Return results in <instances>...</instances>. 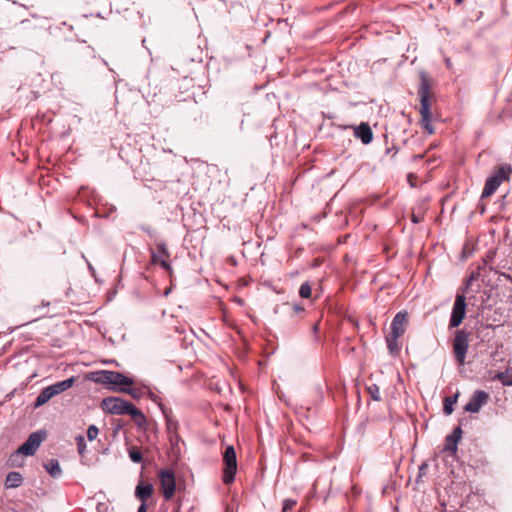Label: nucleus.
<instances>
[{"instance_id":"48","label":"nucleus","mask_w":512,"mask_h":512,"mask_svg":"<svg viewBox=\"0 0 512 512\" xmlns=\"http://www.w3.org/2000/svg\"><path fill=\"white\" fill-rule=\"evenodd\" d=\"M412 221H413L414 223H418V221H419V220L417 219V217L413 216Z\"/></svg>"},{"instance_id":"27","label":"nucleus","mask_w":512,"mask_h":512,"mask_svg":"<svg viewBox=\"0 0 512 512\" xmlns=\"http://www.w3.org/2000/svg\"><path fill=\"white\" fill-rule=\"evenodd\" d=\"M479 274L476 272H472L465 280L463 285L458 289L457 293H463L465 296L466 292L470 288V286L473 284L474 281L478 279Z\"/></svg>"},{"instance_id":"13","label":"nucleus","mask_w":512,"mask_h":512,"mask_svg":"<svg viewBox=\"0 0 512 512\" xmlns=\"http://www.w3.org/2000/svg\"><path fill=\"white\" fill-rule=\"evenodd\" d=\"M47 432L45 430H37L29 435L27 440L22 443L18 448H39L42 442L46 439Z\"/></svg>"},{"instance_id":"25","label":"nucleus","mask_w":512,"mask_h":512,"mask_svg":"<svg viewBox=\"0 0 512 512\" xmlns=\"http://www.w3.org/2000/svg\"><path fill=\"white\" fill-rule=\"evenodd\" d=\"M398 338L399 337H396L395 335H392V334H389L386 337L387 348H388L389 353L392 356L397 355L400 351V346L398 344Z\"/></svg>"},{"instance_id":"44","label":"nucleus","mask_w":512,"mask_h":512,"mask_svg":"<svg viewBox=\"0 0 512 512\" xmlns=\"http://www.w3.org/2000/svg\"><path fill=\"white\" fill-rule=\"evenodd\" d=\"M88 269H89L90 273L94 276L95 269H94V267L90 263H88Z\"/></svg>"},{"instance_id":"18","label":"nucleus","mask_w":512,"mask_h":512,"mask_svg":"<svg viewBox=\"0 0 512 512\" xmlns=\"http://www.w3.org/2000/svg\"><path fill=\"white\" fill-rule=\"evenodd\" d=\"M53 397H55L54 391H52L50 386H47L36 397L33 407L39 408V407L43 406L44 404H46Z\"/></svg>"},{"instance_id":"11","label":"nucleus","mask_w":512,"mask_h":512,"mask_svg":"<svg viewBox=\"0 0 512 512\" xmlns=\"http://www.w3.org/2000/svg\"><path fill=\"white\" fill-rule=\"evenodd\" d=\"M408 313L406 311H399L394 316L391 322V332L390 334L395 335L396 337H401L405 333L406 325H407Z\"/></svg>"},{"instance_id":"34","label":"nucleus","mask_w":512,"mask_h":512,"mask_svg":"<svg viewBox=\"0 0 512 512\" xmlns=\"http://www.w3.org/2000/svg\"><path fill=\"white\" fill-rule=\"evenodd\" d=\"M129 456L135 463H138L142 460V454L140 450H129Z\"/></svg>"},{"instance_id":"33","label":"nucleus","mask_w":512,"mask_h":512,"mask_svg":"<svg viewBox=\"0 0 512 512\" xmlns=\"http://www.w3.org/2000/svg\"><path fill=\"white\" fill-rule=\"evenodd\" d=\"M296 500H293V499H286L284 502H283V508H282V512H289L291 511L294 506L296 505Z\"/></svg>"},{"instance_id":"38","label":"nucleus","mask_w":512,"mask_h":512,"mask_svg":"<svg viewBox=\"0 0 512 512\" xmlns=\"http://www.w3.org/2000/svg\"><path fill=\"white\" fill-rule=\"evenodd\" d=\"M499 276H500V278L502 277V278H504V279H506V280H508V281L512 282V276H511L510 274H507V273H505V272H502V273H500V275H499Z\"/></svg>"},{"instance_id":"2","label":"nucleus","mask_w":512,"mask_h":512,"mask_svg":"<svg viewBox=\"0 0 512 512\" xmlns=\"http://www.w3.org/2000/svg\"><path fill=\"white\" fill-rule=\"evenodd\" d=\"M88 379L117 392H123L127 386H132L134 384V380L132 378H129L120 372L111 370L90 372L88 374Z\"/></svg>"},{"instance_id":"51","label":"nucleus","mask_w":512,"mask_h":512,"mask_svg":"<svg viewBox=\"0 0 512 512\" xmlns=\"http://www.w3.org/2000/svg\"><path fill=\"white\" fill-rule=\"evenodd\" d=\"M225 448L232 449V448H234V447H233V445H228V446H226Z\"/></svg>"},{"instance_id":"21","label":"nucleus","mask_w":512,"mask_h":512,"mask_svg":"<svg viewBox=\"0 0 512 512\" xmlns=\"http://www.w3.org/2000/svg\"><path fill=\"white\" fill-rule=\"evenodd\" d=\"M127 415L131 416L132 419L134 420V422L136 423V425L139 427H143L147 423V418L144 415V413L141 410H139L138 408H136L133 404H132V409H130V411Z\"/></svg>"},{"instance_id":"49","label":"nucleus","mask_w":512,"mask_h":512,"mask_svg":"<svg viewBox=\"0 0 512 512\" xmlns=\"http://www.w3.org/2000/svg\"><path fill=\"white\" fill-rule=\"evenodd\" d=\"M462 2H463V0H455V3H456L457 5L461 4Z\"/></svg>"},{"instance_id":"4","label":"nucleus","mask_w":512,"mask_h":512,"mask_svg":"<svg viewBox=\"0 0 512 512\" xmlns=\"http://www.w3.org/2000/svg\"><path fill=\"white\" fill-rule=\"evenodd\" d=\"M453 352L459 365H464L469 348V333L465 329H458L452 343Z\"/></svg>"},{"instance_id":"45","label":"nucleus","mask_w":512,"mask_h":512,"mask_svg":"<svg viewBox=\"0 0 512 512\" xmlns=\"http://www.w3.org/2000/svg\"><path fill=\"white\" fill-rule=\"evenodd\" d=\"M318 329H319L318 324H314V325H313V332H314V333H317V332H318Z\"/></svg>"},{"instance_id":"31","label":"nucleus","mask_w":512,"mask_h":512,"mask_svg":"<svg viewBox=\"0 0 512 512\" xmlns=\"http://www.w3.org/2000/svg\"><path fill=\"white\" fill-rule=\"evenodd\" d=\"M312 391L314 394V399H318L320 402L324 399V388L321 384H316Z\"/></svg>"},{"instance_id":"36","label":"nucleus","mask_w":512,"mask_h":512,"mask_svg":"<svg viewBox=\"0 0 512 512\" xmlns=\"http://www.w3.org/2000/svg\"><path fill=\"white\" fill-rule=\"evenodd\" d=\"M148 396L149 398L155 402L159 407L160 409L162 410V408H166L161 402H160V398L155 394L153 393L151 390H148Z\"/></svg>"},{"instance_id":"23","label":"nucleus","mask_w":512,"mask_h":512,"mask_svg":"<svg viewBox=\"0 0 512 512\" xmlns=\"http://www.w3.org/2000/svg\"><path fill=\"white\" fill-rule=\"evenodd\" d=\"M22 475L18 472H10L6 476L5 487L6 488H16L22 483Z\"/></svg>"},{"instance_id":"32","label":"nucleus","mask_w":512,"mask_h":512,"mask_svg":"<svg viewBox=\"0 0 512 512\" xmlns=\"http://www.w3.org/2000/svg\"><path fill=\"white\" fill-rule=\"evenodd\" d=\"M99 433L98 428L95 425H90L87 429V438L88 440H94Z\"/></svg>"},{"instance_id":"5","label":"nucleus","mask_w":512,"mask_h":512,"mask_svg":"<svg viewBox=\"0 0 512 512\" xmlns=\"http://www.w3.org/2000/svg\"><path fill=\"white\" fill-rule=\"evenodd\" d=\"M162 413L166 421L167 435L171 448H180L181 445H185L184 441L178 434V421L175 419L172 410L168 408H162Z\"/></svg>"},{"instance_id":"50","label":"nucleus","mask_w":512,"mask_h":512,"mask_svg":"<svg viewBox=\"0 0 512 512\" xmlns=\"http://www.w3.org/2000/svg\"><path fill=\"white\" fill-rule=\"evenodd\" d=\"M422 158H423V155H421V154H420V155L415 156V159H422Z\"/></svg>"},{"instance_id":"14","label":"nucleus","mask_w":512,"mask_h":512,"mask_svg":"<svg viewBox=\"0 0 512 512\" xmlns=\"http://www.w3.org/2000/svg\"><path fill=\"white\" fill-rule=\"evenodd\" d=\"M150 255H151V261L153 264H157L158 261L161 260V258H169L170 253L167 249V246L164 242H159L156 245L155 249H150Z\"/></svg>"},{"instance_id":"1","label":"nucleus","mask_w":512,"mask_h":512,"mask_svg":"<svg viewBox=\"0 0 512 512\" xmlns=\"http://www.w3.org/2000/svg\"><path fill=\"white\" fill-rule=\"evenodd\" d=\"M420 77V85L418 88V95L420 97V115H421V126L422 128L428 132V134H432L434 132V128L431 124L432 121V112L430 107V98H431V83L424 71H421L419 74Z\"/></svg>"},{"instance_id":"20","label":"nucleus","mask_w":512,"mask_h":512,"mask_svg":"<svg viewBox=\"0 0 512 512\" xmlns=\"http://www.w3.org/2000/svg\"><path fill=\"white\" fill-rule=\"evenodd\" d=\"M44 468L53 478H58L62 474L59 461L56 459H51L44 463Z\"/></svg>"},{"instance_id":"43","label":"nucleus","mask_w":512,"mask_h":512,"mask_svg":"<svg viewBox=\"0 0 512 512\" xmlns=\"http://www.w3.org/2000/svg\"><path fill=\"white\" fill-rule=\"evenodd\" d=\"M426 468H427V463H426V462L422 463V464H421V466L419 467V469H420V474H423V471H424V469H426Z\"/></svg>"},{"instance_id":"29","label":"nucleus","mask_w":512,"mask_h":512,"mask_svg":"<svg viewBox=\"0 0 512 512\" xmlns=\"http://www.w3.org/2000/svg\"><path fill=\"white\" fill-rule=\"evenodd\" d=\"M312 289L309 282H304L299 288V295L301 298L308 299L311 297Z\"/></svg>"},{"instance_id":"35","label":"nucleus","mask_w":512,"mask_h":512,"mask_svg":"<svg viewBox=\"0 0 512 512\" xmlns=\"http://www.w3.org/2000/svg\"><path fill=\"white\" fill-rule=\"evenodd\" d=\"M157 264H159L169 274L172 273V267H171L170 263L167 261V258H161V260L158 261Z\"/></svg>"},{"instance_id":"12","label":"nucleus","mask_w":512,"mask_h":512,"mask_svg":"<svg viewBox=\"0 0 512 512\" xmlns=\"http://www.w3.org/2000/svg\"><path fill=\"white\" fill-rule=\"evenodd\" d=\"M354 136L361 140L364 145H368L373 140V132L368 123L361 122L354 127Z\"/></svg>"},{"instance_id":"8","label":"nucleus","mask_w":512,"mask_h":512,"mask_svg":"<svg viewBox=\"0 0 512 512\" xmlns=\"http://www.w3.org/2000/svg\"><path fill=\"white\" fill-rule=\"evenodd\" d=\"M223 482L225 484H231L237 473V456L235 450H225L223 454Z\"/></svg>"},{"instance_id":"16","label":"nucleus","mask_w":512,"mask_h":512,"mask_svg":"<svg viewBox=\"0 0 512 512\" xmlns=\"http://www.w3.org/2000/svg\"><path fill=\"white\" fill-rule=\"evenodd\" d=\"M279 312H288V313L294 312L295 314H300V313L304 312V306L299 303L290 304V303L286 302L281 305H277L274 308L275 314H278Z\"/></svg>"},{"instance_id":"37","label":"nucleus","mask_w":512,"mask_h":512,"mask_svg":"<svg viewBox=\"0 0 512 512\" xmlns=\"http://www.w3.org/2000/svg\"><path fill=\"white\" fill-rule=\"evenodd\" d=\"M75 441L77 444V448H85L86 447L85 437L82 434L76 435Z\"/></svg>"},{"instance_id":"10","label":"nucleus","mask_w":512,"mask_h":512,"mask_svg":"<svg viewBox=\"0 0 512 512\" xmlns=\"http://www.w3.org/2000/svg\"><path fill=\"white\" fill-rule=\"evenodd\" d=\"M489 398L490 396L486 391L476 390L464 406V410L470 413H477L488 402Z\"/></svg>"},{"instance_id":"52","label":"nucleus","mask_w":512,"mask_h":512,"mask_svg":"<svg viewBox=\"0 0 512 512\" xmlns=\"http://www.w3.org/2000/svg\"><path fill=\"white\" fill-rule=\"evenodd\" d=\"M446 64H447V66L450 65V60L449 59L446 61Z\"/></svg>"},{"instance_id":"15","label":"nucleus","mask_w":512,"mask_h":512,"mask_svg":"<svg viewBox=\"0 0 512 512\" xmlns=\"http://www.w3.org/2000/svg\"><path fill=\"white\" fill-rule=\"evenodd\" d=\"M153 486L152 484H138L135 489V496L138 498L141 503H146V501L152 496Z\"/></svg>"},{"instance_id":"40","label":"nucleus","mask_w":512,"mask_h":512,"mask_svg":"<svg viewBox=\"0 0 512 512\" xmlns=\"http://www.w3.org/2000/svg\"><path fill=\"white\" fill-rule=\"evenodd\" d=\"M106 509H107V506H106L105 504H99V505L97 506V510H98V512H105V511H106Z\"/></svg>"},{"instance_id":"41","label":"nucleus","mask_w":512,"mask_h":512,"mask_svg":"<svg viewBox=\"0 0 512 512\" xmlns=\"http://www.w3.org/2000/svg\"><path fill=\"white\" fill-rule=\"evenodd\" d=\"M137 512H147L146 503H141Z\"/></svg>"},{"instance_id":"6","label":"nucleus","mask_w":512,"mask_h":512,"mask_svg":"<svg viewBox=\"0 0 512 512\" xmlns=\"http://www.w3.org/2000/svg\"><path fill=\"white\" fill-rule=\"evenodd\" d=\"M103 410L110 414L127 415L132 409V403L119 397H106L101 404Z\"/></svg>"},{"instance_id":"30","label":"nucleus","mask_w":512,"mask_h":512,"mask_svg":"<svg viewBox=\"0 0 512 512\" xmlns=\"http://www.w3.org/2000/svg\"><path fill=\"white\" fill-rule=\"evenodd\" d=\"M122 393L129 394L134 399H140L143 396V390L140 388H131L130 386H127L125 388V391Z\"/></svg>"},{"instance_id":"24","label":"nucleus","mask_w":512,"mask_h":512,"mask_svg":"<svg viewBox=\"0 0 512 512\" xmlns=\"http://www.w3.org/2000/svg\"><path fill=\"white\" fill-rule=\"evenodd\" d=\"M459 396V392L454 395L448 396L444 398L443 401V412L446 415H450L454 410V404L457 402Z\"/></svg>"},{"instance_id":"17","label":"nucleus","mask_w":512,"mask_h":512,"mask_svg":"<svg viewBox=\"0 0 512 512\" xmlns=\"http://www.w3.org/2000/svg\"><path fill=\"white\" fill-rule=\"evenodd\" d=\"M75 380H76V378L74 376H72L63 381H60V382L50 385V388L52 389V391H54V396H57V395L61 394L62 392L70 389L73 386V384L75 383Z\"/></svg>"},{"instance_id":"22","label":"nucleus","mask_w":512,"mask_h":512,"mask_svg":"<svg viewBox=\"0 0 512 512\" xmlns=\"http://www.w3.org/2000/svg\"><path fill=\"white\" fill-rule=\"evenodd\" d=\"M36 450H15L14 453L10 455L9 460L12 465H20L24 456H33Z\"/></svg>"},{"instance_id":"42","label":"nucleus","mask_w":512,"mask_h":512,"mask_svg":"<svg viewBox=\"0 0 512 512\" xmlns=\"http://www.w3.org/2000/svg\"><path fill=\"white\" fill-rule=\"evenodd\" d=\"M494 254H495V252H489L486 256L485 262H487V260H492L494 257Z\"/></svg>"},{"instance_id":"19","label":"nucleus","mask_w":512,"mask_h":512,"mask_svg":"<svg viewBox=\"0 0 512 512\" xmlns=\"http://www.w3.org/2000/svg\"><path fill=\"white\" fill-rule=\"evenodd\" d=\"M462 436V429L460 426L455 427L453 432L446 437L443 448H457V444Z\"/></svg>"},{"instance_id":"28","label":"nucleus","mask_w":512,"mask_h":512,"mask_svg":"<svg viewBox=\"0 0 512 512\" xmlns=\"http://www.w3.org/2000/svg\"><path fill=\"white\" fill-rule=\"evenodd\" d=\"M367 392L372 400H374V401L381 400L380 389H379L378 385L372 384V385L368 386Z\"/></svg>"},{"instance_id":"46","label":"nucleus","mask_w":512,"mask_h":512,"mask_svg":"<svg viewBox=\"0 0 512 512\" xmlns=\"http://www.w3.org/2000/svg\"><path fill=\"white\" fill-rule=\"evenodd\" d=\"M142 229H143V231H145V232H146V233H148V234H150V233H151V229H150L149 227H147V228H146V227H144V228H142Z\"/></svg>"},{"instance_id":"47","label":"nucleus","mask_w":512,"mask_h":512,"mask_svg":"<svg viewBox=\"0 0 512 512\" xmlns=\"http://www.w3.org/2000/svg\"><path fill=\"white\" fill-rule=\"evenodd\" d=\"M78 451H79V454L81 455V457H83L84 452H85L86 450L79 449Z\"/></svg>"},{"instance_id":"7","label":"nucleus","mask_w":512,"mask_h":512,"mask_svg":"<svg viewBox=\"0 0 512 512\" xmlns=\"http://www.w3.org/2000/svg\"><path fill=\"white\" fill-rule=\"evenodd\" d=\"M466 297L463 293H457L449 320V329L458 328L466 315Z\"/></svg>"},{"instance_id":"3","label":"nucleus","mask_w":512,"mask_h":512,"mask_svg":"<svg viewBox=\"0 0 512 512\" xmlns=\"http://www.w3.org/2000/svg\"><path fill=\"white\" fill-rule=\"evenodd\" d=\"M512 174L510 164L500 165L487 179L481 194V198L491 196L504 181H509Z\"/></svg>"},{"instance_id":"9","label":"nucleus","mask_w":512,"mask_h":512,"mask_svg":"<svg viewBox=\"0 0 512 512\" xmlns=\"http://www.w3.org/2000/svg\"><path fill=\"white\" fill-rule=\"evenodd\" d=\"M161 490L165 500L173 498L176 491L175 474L170 469H162L158 473Z\"/></svg>"},{"instance_id":"39","label":"nucleus","mask_w":512,"mask_h":512,"mask_svg":"<svg viewBox=\"0 0 512 512\" xmlns=\"http://www.w3.org/2000/svg\"><path fill=\"white\" fill-rule=\"evenodd\" d=\"M442 453H446L448 452L449 456L451 457H455L456 456V452L457 450H453V449H450V450H441Z\"/></svg>"},{"instance_id":"26","label":"nucleus","mask_w":512,"mask_h":512,"mask_svg":"<svg viewBox=\"0 0 512 512\" xmlns=\"http://www.w3.org/2000/svg\"><path fill=\"white\" fill-rule=\"evenodd\" d=\"M512 372V368H508L503 372H498L494 379L500 381L503 386H512V375L509 373Z\"/></svg>"}]
</instances>
